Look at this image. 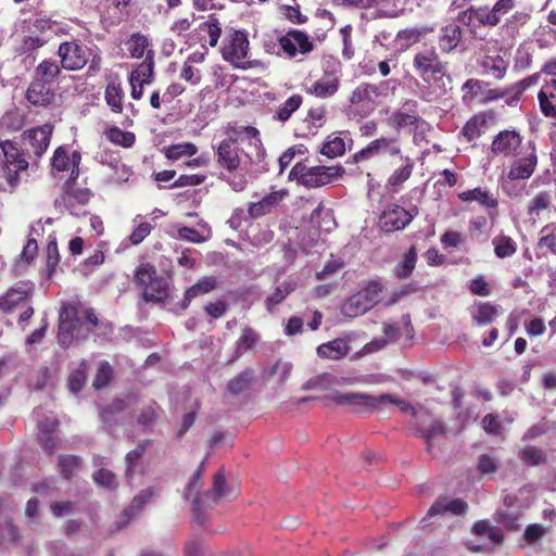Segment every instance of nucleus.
<instances>
[{"instance_id":"4c0bfd02","label":"nucleus","mask_w":556,"mask_h":556,"mask_svg":"<svg viewBox=\"0 0 556 556\" xmlns=\"http://www.w3.org/2000/svg\"><path fill=\"white\" fill-rule=\"evenodd\" d=\"M415 167V162L409 156L404 157V163L394 169L392 174L389 176L387 184L388 186L397 189L400 188L406 180H408L413 174Z\"/></svg>"},{"instance_id":"7c9ffc66","label":"nucleus","mask_w":556,"mask_h":556,"mask_svg":"<svg viewBox=\"0 0 556 556\" xmlns=\"http://www.w3.org/2000/svg\"><path fill=\"white\" fill-rule=\"evenodd\" d=\"M460 25V23H451L441 28L438 42L442 52L448 53L462 42L463 29Z\"/></svg>"},{"instance_id":"09e8293b","label":"nucleus","mask_w":556,"mask_h":556,"mask_svg":"<svg viewBox=\"0 0 556 556\" xmlns=\"http://www.w3.org/2000/svg\"><path fill=\"white\" fill-rule=\"evenodd\" d=\"M539 235L538 248L544 249L556 256V225H545Z\"/></svg>"},{"instance_id":"e433bc0d","label":"nucleus","mask_w":556,"mask_h":556,"mask_svg":"<svg viewBox=\"0 0 556 556\" xmlns=\"http://www.w3.org/2000/svg\"><path fill=\"white\" fill-rule=\"evenodd\" d=\"M255 379L253 368H245L228 381L227 389L232 395L247 391Z\"/></svg>"},{"instance_id":"4be33fe9","label":"nucleus","mask_w":556,"mask_h":556,"mask_svg":"<svg viewBox=\"0 0 556 556\" xmlns=\"http://www.w3.org/2000/svg\"><path fill=\"white\" fill-rule=\"evenodd\" d=\"M288 195L286 189L271 191L257 202H252L248 207V215L252 219H257L271 214Z\"/></svg>"},{"instance_id":"a878e982","label":"nucleus","mask_w":556,"mask_h":556,"mask_svg":"<svg viewBox=\"0 0 556 556\" xmlns=\"http://www.w3.org/2000/svg\"><path fill=\"white\" fill-rule=\"evenodd\" d=\"M217 288V278L214 276H203L197 283L189 287L179 303L181 309H187L190 303L198 296L205 295Z\"/></svg>"},{"instance_id":"7ed1b4c3","label":"nucleus","mask_w":556,"mask_h":556,"mask_svg":"<svg viewBox=\"0 0 556 556\" xmlns=\"http://www.w3.org/2000/svg\"><path fill=\"white\" fill-rule=\"evenodd\" d=\"M517 3V0H488L486 4L470 5L458 12L456 20L467 27L473 38L483 40V29L498 26L515 10Z\"/></svg>"},{"instance_id":"2f4dec72","label":"nucleus","mask_w":556,"mask_h":556,"mask_svg":"<svg viewBox=\"0 0 556 556\" xmlns=\"http://www.w3.org/2000/svg\"><path fill=\"white\" fill-rule=\"evenodd\" d=\"M350 346L344 339H334L320 344L316 352L320 358L339 361L348 355Z\"/></svg>"},{"instance_id":"c756f323","label":"nucleus","mask_w":556,"mask_h":556,"mask_svg":"<svg viewBox=\"0 0 556 556\" xmlns=\"http://www.w3.org/2000/svg\"><path fill=\"white\" fill-rule=\"evenodd\" d=\"M458 199L464 203L477 202L485 208H496L497 198L486 188L477 187L458 193Z\"/></svg>"},{"instance_id":"8fccbe9b","label":"nucleus","mask_w":556,"mask_h":556,"mask_svg":"<svg viewBox=\"0 0 556 556\" xmlns=\"http://www.w3.org/2000/svg\"><path fill=\"white\" fill-rule=\"evenodd\" d=\"M52 172H67L71 167L70 149L65 146L58 147L50 160Z\"/></svg>"},{"instance_id":"052dcab7","label":"nucleus","mask_w":556,"mask_h":556,"mask_svg":"<svg viewBox=\"0 0 556 556\" xmlns=\"http://www.w3.org/2000/svg\"><path fill=\"white\" fill-rule=\"evenodd\" d=\"M113 372H114V370H113V367L110 365V363L108 361H102L99 364L97 374L92 381V388L94 390H101V389L105 388L112 380Z\"/></svg>"},{"instance_id":"b1692460","label":"nucleus","mask_w":556,"mask_h":556,"mask_svg":"<svg viewBox=\"0 0 556 556\" xmlns=\"http://www.w3.org/2000/svg\"><path fill=\"white\" fill-rule=\"evenodd\" d=\"M53 129V125L43 124L25 132V139L28 141V144L36 157H41L42 154L47 151L51 141Z\"/></svg>"},{"instance_id":"bf43d9fd","label":"nucleus","mask_w":556,"mask_h":556,"mask_svg":"<svg viewBox=\"0 0 556 556\" xmlns=\"http://www.w3.org/2000/svg\"><path fill=\"white\" fill-rule=\"evenodd\" d=\"M551 204V195L545 191L539 192L529 202L528 215L531 217H538L543 211L548 210Z\"/></svg>"},{"instance_id":"cd10ccee","label":"nucleus","mask_w":556,"mask_h":556,"mask_svg":"<svg viewBox=\"0 0 556 556\" xmlns=\"http://www.w3.org/2000/svg\"><path fill=\"white\" fill-rule=\"evenodd\" d=\"M490 84L480 79L469 78L462 86V102L466 106L482 104L483 90Z\"/></svg>"},{"instance_id":"f8f14e48","label":"nucleus","mask_w":556,"mask_h":556,"mask_svg":"<svg viewBox=\"0 0 556 556\" xmlns=\"http://www.w3.org/2000/svg\"><path fill=\"white\" fill-rule=\"evenodd\" d=\"M417 215V206L406 210L397 204H390L381 212L378 225L384 232H394L407 227Z\"/></svg>"},{"instance_id":"6e6d98bb","label":"nucleus","mask_w":556,"mask_h":556,"mask_svg":"<svg viewBox=\"0 0 556 556\" xmlns=\"http://www.w3.org/2000/svg\"><path fill=\"white\" fill-rule=\"evenodd\" d=\"M80 466L81 458L76 455H61L58 460L59 471L66 480H70Z\"/></svg>"},{"instance_id":"f3484780","label":"nucleus","mask_w":556,"mask_h":556,"mask_svg":"<svg viewBox=\"0 0 556 556\" xmlns=\"http://www.w3.org/2000/svg\"><path fill=\"white\" fill-rule=\"evenodd\" d=\"M34 289V283L30 281L15 283L0 296V311L10 314L16 308L25 306L31 299Z\"/></svg>"},{"instance_id":"0e129e2a","label":"nucleus","mask_w":556,"mask_h":556,"mask_svg":"<svg viewBox=\"0 0 556 556\" xmlns=\"http://www.w3.org/2000/svg\"><path fill=\"white\" fill-rule=\"evenodd\" d=\"M497 314L498 312L496 306L489 302H484L477 306V313L473 315V319L479 326H485L490 325Z\"/></svg>"},{"instance_id":"864d4df0","label":"nucleus","mask_w":556,"mask_h":556,"mask_svg":"<svg viewBox=\"0 0 556 556\" xmlns=\"http://www.w3.org/2000/svg\"><path fill=\"white\" fill-rule=\"evenodd\" d=\"M148 45H149L148 38L140 33L132 34L125 41L127 51L129 52V55L134 59L142 58L148 48Z\"/></svg>"},{"instance_id":"72a5a7b5","label":"nucleus","mask_w":556,"mask_h":556,"mask_svg":"<svg viewBox=\"0 0 556 556\" xmlns=\"http://www.w3.org/2000/svg\"><path fill=\"white\" fill-rule=\"evenodd\" d=\"M480 66L488 75L501 80L506 75L508 63L498 54L485 55L481 60Z\"/></svg>"},{"instance_id":"412c9836","label":"nucleus","mask_w":556,"mask_h":556,"mask_svg":"<svg viewBox=\"0 0 556 556\" xmlns=\"http://www.w3.org/2000/svg\"><path fill=\"white\" fill-rule=\"evenodd\" d=\"M468 509V504L463 498H450L447 496H439L435 502L430 506L427 513V517L421 520L424 527L427 518L444 516L451 514L454 516L464 515Z\"/></svg>"},{"instance_id":"aec40b11","label":"nucleus","mask_w":556,"mask_h":556,"mask_svg":"<svg viewBox=\"0 0 556 556\" xmlns=\"http://www.w3.org/2000/svg\"><path fill=\"white\" fill-rule=\"evenodd\" d=\"M25 99L34 108L48 109L52 106L56 99V87H49L30 80Z\"/></svg>"},{"instance_id":"774afa93","label":"nucleus","mask_w":556,"mask_h":556,"mask_svg":"<svg viewBox=\"0 0 556 556\" xmlns=\"http://www.w3.org/2000/svg\"><path fill=\"white\" fill-rule=\"evenodd\" d=\"M162 410L155 401L142 407L137 417V424L146 428L152 425L159 418V412Z\"/></svg>"},{"instance_id":"680f3d73","label":"nucleus","mask_w":556,"mask_h":556,"mask_svg":"<svg viewBox=\"0 0 556 556\" xmlns=\"http://www.w3.org/2000/svg\"><path fill=\"white\" fill-rule=\"evenodd\" d=\"M261 336L251 327H244L241 330V334L237 341V354L241 351H248L253 349L260 341Z\"/></svg>"},{"instance_id":"c85d7f7f","label":"nucleus","mask_w":556,"mask_h":556,"mask_svg":"<svg viewBox=\"0 0 556 556\" xmlns=\"http://www.w3.org/2000/svg\"><path fill=\"white\" fill-rule=\"evenodd\" d=\"M530 14L525 11H513L503 20V24L500 26L502 36L515 39L520 29L530 21Z\"/></svg>"},{"instance_id":"ddd939ff","label":"nucleus","mask_w":556,"mask_h":556,"mask_svg":"<svg viewBox=\"0 0 556 556\" xmlns=\"http://www.w3.org/2000/svg\"><path fill=\"white\" fill-rule=\"evenodd\" d=\"M0 148L5 157L8 170L7 180L10 187L14 188L20 181L18 172L26 170L29 162L26 153L18 148V144L11 140L0 141Z\"/></svg>"},{"instance_id":"6e6552de","label":"nucleus","mask_w":556,"mask_h":556,"mask_svg":"<svg viewBox=\"0 0 556 556\" xmlns=\"http://www.w3.org/2000/svg\"><path fill=\"white\" fill-rule=\"evenodd\" d=\"M134 283L146 303L164 304L169 296L168 281L150 263H143L136 268Z\"/></svg>"},{"instance_id":"f257e3e1","label":"nucleus","mask_w":556,"mask_h":556,"mask_svg":"<svg viewBox=\"0 0 556 556\" xmlns=\"http://www.w3.org/2000/svg\"><path fill=\"white\" fill-rule=\"evenodd\" d=\"M214 151L217 165L229 174L248 163H260L265 156L260 131L253 126H244L236 131V136L224 138L214 147Z\"/></svg>"},{"instance_id":"69168bd1","label":"nucleus","mask_w":556,"mask_h":556,"mask_svg":"<svg viewBox=\"0 0 556 556\" xmlns=\"http://www.w3.org/2000/svg\"><path fill=\"white\" fill-rule=\"evenodd\" d=\"M195 21V14L192 11H188L184 14L177 15L175 20L173 21L169 29L170 31L176 36H182L185 33H187L193 22Z\"/></svg>"},{"instance_id":"c03bdc74","label":"nucleus","mask_w":556,"mask_h":556,"mask_svg":"<svg viewBox=\"0 0 556 556\" xmlns=\"http://www.w3.org/2000/svg\"><path fill=\"white\" fill-rule=\"evenodd\" d=\"M295 290V285L290 281L280 283L265 300L266 309L271 313L275 307L282 303L286 298Z\"/></svg>"},{"instance_id":"39448f33","label":"nucleus","mask_w":556,"mask_h":556,"mask_svg":"<svg viewBox=\"0 0 556 556\" xmlns=\"http://www.w3.org/2000/svg\"><path fill=\"white\" fill-rule=\"evenodd\" d=\"M56 55L60 59L59 65L68 72H77L88 65L86 75L93 77L102 70V56L78 39L61 42Z\"/></svg>"},{"instance_id":"58836bf2","label":"nucleus","mask_w":556,"mask_h":556,"mask_svg":"<svg viewBox=\"0 0 556 556\" xmlns=\"http://www.w3.org/2000/svg\"><path fill=\"white\" fill-rule=\"evenodd\" d=\"M417 248L412 245L403 255V260L394 267V275L399 279H407L412 276L417 263Z\"/></svg>"},{"instance_id":"1a4fd4ad","label":"nucleus","mask_w":556,"mask_h":556,"mask_svg":"<svg viewBox=\"0 0 556 556\" xmlns=\"http://www.w3.org/2000/svg\"><path fill=\"white\" fill-rule=\"evenodd\" d=\"M230 488L226 481L224 468H219L213 477L212 489L192 498L191 511L193 519L201 526L205 525V510L213 509L223 500L230 498Z\"/></svg>"},{"instance_id":"603ef678","label":"nucleus","mask_w":556,"mask_h":556,"mask_svg":"<svg viewBox=\"0 0 556 556\" xmlns=\"http://www.w3.org/2000/svg\"><path fill=\"white\" fill-rule=\"evenodd\" d=\"M389 399L388 396H371L366 393H361V399L354 400L351 404V407L358 414L361 413H371L377 409L380 405V401Z\"/></svg>"},{"instance_id":"3c124183","label":"nucleus","mask_w":556,"mask_h":556,"mask_svg":"<svg viewBox=\"0 0 556 556\" xmlns=\"http://www.w3.org/2000/svg\"><path fill=\"white\" fill-rule=\"evenodd\" d=\"M165 156L170 161H177L184 156H193L198 153V147L192 142L172 144L164 151Z\"/></svg>"},{"instance_id":"e2e57ef3","label":"nucleus","mask_w":556,"mask_h":556,"mask_svg":"<svg viewBox=\"0 0 556 556\" xmlns=\"http://www.w3.org/2000/svg\"><path fill=\"white\" fill-rule=\"evenodd\" d=\"M390 119L395 128L401 129L417 127L420 117L415 112L407 113L402 111H395L391 114Z\"/></svg>"},{"instance_id":"5701e85b","label":"nucleus","mask_w":556,"mask_h":556,"mask_svg":"<svg viewBox=\"0 0 556 556\" xmlns=\"http://www.w3.org/2000/svg\"><path fill=\"white\" fill-rule=\"evenodd\" d=\"M340 88V78L333 71H325L320 78L315 80L306 92L320 99L333 97Z\"/></svg>"},{"instance_id":"393cba45","label":"nucleus","mask_w":556,"mask_h":556,"mask_svg":"<svg viewBox=\"0 0 556 556\" xmlns=\"http://www.w3.org/2000/svg\"><path fill=\"white\" fill-rule=\"evenodd\" d=\"M62 74V67L56 61L46 59L34 70L31 80L49 87H56V81Z\"/></svg>"},{"instance_id":"4468645a","label":"nucleus","mask_w":556,"mask_h":556,"mask_svg":"<svg viewBox=\"0 0 556 556\" xmlns=\"http://www.w3.org/2000/svg\"><path fill=\"white\" fill-rule=\"evenodd\" d=\"M277 41L282 53L289 59H294L298 54L307 55L315 49L309 35L301 29H289L278 37Z\"/></svg>"},{"instance_id":"2eb2a0df","label":"nucleus","mask_w":556,"mask_h":556,"mask_svg":"<svg viewBox=\"0 0 556 556\" xmlns=\"http://www.w3.org/2000/svg\"><path fill=\"white\" fill-rule=\"evenodd\" d=\"M538 166V154L535 146L532 142H528L522 148L521 155L514 159L510 163L506 177L510 181L527 180L529 179Z\"/></svg>"},{"instance_id":"4d7b16f0","label":"nucleus","mask_w":556,"mask_h":556,"mask_svg":"<svg viewBox=\"0 0 556 556\" xmlns=\"http://www.w3.org/2000/svg\"><path fill=\"white\" fill-rule=\"evenodd\" d=\"M345 152V142L340 136L332 134L324 142L320 153L333 159L343 155Z\"/></svg>"},{"instance_id":"473e14b6","label":"nucleus","mask_w":556,"mask_h":556,"mask_svg":"<svg viewBox=\"0 0 556 556\" xmlns=\"http://www.w3.org/2000/svg\"><path fill=\"white\" fill-rule=\"evenodd\" d=\"M199 30L204 34L202 39L210 47H216L222 35V23L216 14H210L207 20L199 25Z\"/></svg>"},{"instance_id":"dca6fc26","label":"nucleus","mask_w":556,"mask_h":556,"mask_svg":"<svg viewBox=\"0 0 556 556\" xmlns=\"http://www.w3.org/2000/svg\"><path fill=\"white\" fill-rule=\"evenodd\" d=\"M402 149L396 138L380 137L352 155L353 163L370 161L380 155L397 156Z\"/></svg>"},{"instance_id":"a211bd4d","label":"nucleus","mask_w":556,"mask_h":556,"mask_svg":"<svg viewBox=\"0 0 556 556\" xmlns=\"http://www.w3.org/2000/svg\"><path fill=\"white\" fill-rule=\"evenodd\" d=\"M522 137L516 130H501L492 140L490 151L494 156H516L521 148Z\"/></svg>"},{"instance_id":"ea45409f","label":"nucleus","mask_w":556,"mask_h":556,"mask_svg":"<svg viewBox=\"0 0 556 556\" xmlns=\"http://www.w3.org/2000/svg\"><path fill=\"white\" fill-rule=\"evenodd\" d=\"M494 254L498 258L511 257L517 252L516 241L507 235H497L492 239Z\"/></svg>"},{"instance_id":"a18cd8bd","label":"nucleus","mask_w":556,"mask_h":556,"mask_svg":"<svg viewBox=\"0 0 556 556\" xmlns=\"http://www.w3.org/2000/svg\"><path fill=\"white\" fill-rule=\"evenodd\" d=\"M62 198L63 201L68 205H73L74 203L86 205L92 198V192L89 188H77L74 186L70 189H63Z\"/></svg>"},{"instance_id":"79ce46f5","label":"nucleus","mask_w":556,"mask_h":556,"mask_svg":"<svg viewBox=\"0 0 556 556\" xmlns=\"http://www.w3.org/2000/svg\"><path fill=\"white\" fill-rule=\"evenodd\" d=\"M155 495H157V493L153 486H149L147 489L141 490L132 498L130 505L124 510V515L127 518V520L137 515L142 509V507Z\"/></svg>"},{"instance_id":"13d9d810","label":"nucleus","mask_w":556,"mask_h":556,"mask_svg":"<svg viewBox=\"0 0 556 556\" xmlns=\"http://www.w3.org/2000/svg\"><path fill=\"white\" fill-rule=\"evenodd\" d=\"M33 28L35 31L40 34H46L48 31H53L56 35L65 31L60 28L61 23L53 21L51 17H49L46 14H38L35 20L33 21Z\"/></svg>"},{"instance_id":"9b49d317","label":"nucleus","mask_w":556,"mask_h":556,"mask_svg":"<svg viewBox=\"0 0 556 556\" xmlns=\"http://www.w3.org/2000/svg\"><path fill=\"white\" fill-rule=\"evenodd\" d=\"M381 292V283L376 281L369 282L344 302L342 313L350 318L365 314L380 301Z\"/></svg>"},{"instance_id":"20e7f679","label":"nucleus","mask_w":556,"mask_h":556,"mask_svg":"<svg viewBox=\"0 0 556 556\" xmlns=\"http://www.w3.org/2000/svg\"><path fill=\"white\" fill-rule=\"evenodd\" d=\"M413 70L432 89L430 93L442 97L447 93L448 63L443 61L434 47L417 51L413 58Z\"/></svg>"},{"instance_id":"423d86ee","label":"nucleus","mask_w":556,"mask_h":556,"mask_svg":"<svg viewBox=\"0 0 556 556\" xmlns=\"http://www.w3.org/2000/svg\"><path fill=\"white\" fill-rule=\"evenodd\" d=\"M344 174L345 168L340 164L309 166L303 160H300L289 172L288 179L306 189H316L331 185Z\"/></svg>"},{"instance_id":"338daca9","label":"nucleus","mask_w":556,"mask_h":556,"mask_svg":"<svg viewBox=\"0 0 556 556\" xmlns=\"http://www.w3.org/2000/svg\"><path fill=\"white\" fill-rule=\"evenodd\" d=\"M110 168L113 170L112 174L109 175V180L111 182H126L128 181L131 170L130 168L122 162L121 159H113L109 163Z\"/></svg>"},{"instance_id":"c9c22d12","label":"nucleus","mask_w":556,"mask_h":556,"mask_svg":"<svg viewBox=\"0 0 556 556\" xmlns=\"http://www.w3.org/2000/svg\"><path fill=\"white\" fill-rule=\"evenodd\" d=\"M303 97L299 93H294L289 97L283 103H281L276 110L273 119L279 123L288 122L294 112H296L303 104Z\"/></svg>"},{"instance_id":"f03ea898","label":"nucleus","mask_w":556,"mask_h":556,"mask_svg":"<svg viewBox=\"0 0 556 556\" xmlns=\"http://www.w3.org/2000/svg\"><path fill=\"white\" fill-rule=\"evenodd\" d=\"M98 316L92 307L80 313L79 305L63 303L59 312L56 340L62 349H68L74 342H84L98 326Z\"/></svg>"},{"instance_id":"0eeeda50","label":"nucleus","mask_w":556,"mask_h":556,"mask_svg":"<svg viewBox=\"0 0 556 556\" xmlns=\"http://www.w3.org/2000/svg\"><path fill=\"white\" fill-rule=\"evenodd\" d=\"M389 81L378 84L362 83L356 86L349 98L346 114L350 119H363L379 105V98L388 94Z\"/></svg>"},{"instance_id":"bb28decb","label":"nucleus","mask_w":556,"mask_h":556,"mask_svg":"<svg viewBox=\"0 0 556 556\" xmlns=\"http://www.w3.org/2000/svg\"><path fill=\"white\" fill-rule=\"evenodd\" d=\"M416 430L419 432V435L426 440L428 445V451L431 450V441L445 433V426L439 419L433 418L430 414V418L424 417V419L417 420L414 422Z\"/></svg>"},{"instance_id":"6ab92c4d","label":"nucleus","mask_w":556,"mask_h":556,"mask_svg":"<svg viewBox=\"0 0 556 556\" xmlns=\"http://www.w3.org/2000/svg\"><path fill=\"white\" fill-rule=\"evenodd\" d=\"M104 100L112 113H123L125 92L122 79L117 73L105 75Z\"/></svg>"},{"instance_id":"37998d69","label":"nucleus","mask_w":556,"mask_h":556,"mask_svg":"<svg viewBox=\"0 0 556 556\" xmlns=\"http://www.w3.org/2000/svg\"><path fill=\"white\" fill-rule=\"evenodd\" d=\"M104 135L110 142L123 148H131L136 142L134 132L122 130L117 126L106 128Z\"/></svg>"},{"instance_id":"5fc2aeb1","label":"nucleus","mask_w":556,"mask_h":556,"mask_svg":"<svg viewBox=\"0 0 556 556\" xmlns=\"http://www.w3.org/2000/svg\"><path fill=\"white\" fill-rule=\"evenodd\" d=\"M205 471V460H202L197 470L192 473L190 477L185 490H184V497L188 500L190 496L193 495V498L197 495H202L200 493V490L203 486L202 481V475Z\"/></svg>"},{"instance_id":"de8ad7c7","label":"nucleus","mask_w":556,"mask_h":556,"mask_svg":"<svg viewBox=\"0 0 556 556\" xmlns=\"http://www.w3.org/2000/svg\"><path fill=\"white\" fill-rule=\"evenodd\" d=\"M485 118L481 115L470 117L460 130L467 142H471L481 136L482 127L485 126Z\"/></svg>"},{"instance_id":"9d476101","label":"nucleus","mask_w":556,"mask_h":556,"mask_svg":"<svg viewBox=\"0 0 556 556\" xmlns=\"http://www.w3.org/2000/svg\"><path fill=\"white\" fill-rule=\"evenodd\" d=\"M250 41L243 30L231 29L224 39L220 49L223 59L233 67L249 70L256 66V61H250L248 54Z\"/></svg>"},{"instance_id":"a19ab883","label":"nucleus","mask_w":556,"mask_h":556,"mask_svg":"<svg viewBox=\"0 0 556 556\" xmlns=\"http://www.w3.org/2000/svg\"><path fill=\"white\" fill-rule=\"evenodd\" d=\"M154 77V62L152 56H147L144 61L129 74V83H141L150 85Z\"/></svg>"},{"instance_id":"49530a36","label":"nucleus","mask_w":556,"mask_h":556,"mask_svg":"<svg viewBox=\"0 0 556 556\" xmlns=\"http://www.w3.org/2000/svg\"><path fill=\"white\" fill-rule=\"evenodd\" d=\"M381 396H388L389 399L380 401V404L391 403V404L396 405L401 412L410 413L414 418V422L417 420L424 419V417L430 418V412L427 409L420 408L417 410L408 402H406L404 400L396 399L391 394H381Z\"/></svg>"},{"instance_id":"f704fd0d","label":"nucleus","mask_w":556,"mask_h":556,"mask_svg":"<svg viewBox=\"0 0 556 556\" xmlns=\"http://www.w3.org/2000/svg\"><path fill=\"white\" fill-rule=\"evenodd\" d=\"M89 365L86 359H81L78 367L73 369L67 377V389L74 393H79L86 386L88 379Z\"/></svg>"}]
</instances>
